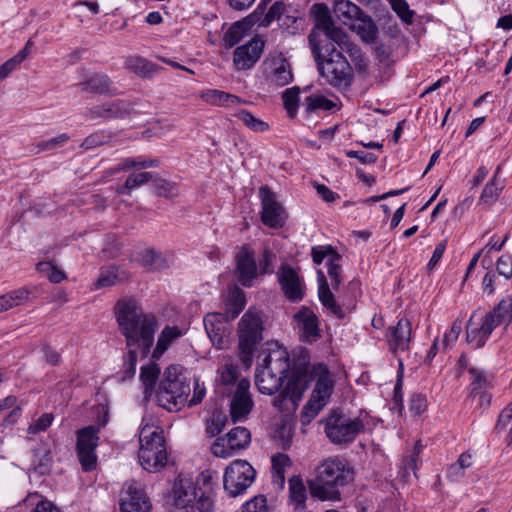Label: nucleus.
Here are the masks:
<instances>
[{
	"label": "nucleus",
	"mask_w": 512,
	"mask_h": 512,
	"mask_svg": "<svg viewBox=\"0 0 512 512\" xmlns=\"http://www.w3.org/2000/svg\"><path fill=\"white\" fill-rule=\"evenodd\" d=\"M114 314L129 348L126 373L134 375L137 356L146 357L150 353L159 323L155 314L145 312L132 298L120 299L115 305Z\"/></svg>",
	"instance_id": "nucleus-1"
},
{
	"label": "nucleus",
	"mask_w": 512,
	"mask_h": 512,
	"mask_svg": "<svg viewBox=\"0 0 512 512\" xmlns=\"http://www.w3.org/2000/svg\"><path fill=\"white\" fill-rule=\"evenodd\" d=\"M354 479L349 463L338 457L325 460L318 468L314 480L310 482L311 495L322 500H340V488Z\"/></svg>",
	"instance_id": "nucleus-2"
},
{
	"label": "nucleus",
	"mask_w": 512,
	"mask_h": 512,
	"mask_svg": "<svg viewBox=\"0 0 512 512\" xmlns=\"http://www.w3.org/2000/svg\"><path fill=\"white\" fill-rule=\"evenodd\" d=\"M317 69L328 84L336 88H347L353 80V69L333 42L310 47Z\"/></svg>",
	"instance_id": "nucleus-3"
},
{
	"label": "nucleus",
	"mask_w": 512,
	"mask_h": 512,
	"mask_svg": "<svg viewBox=\"0 0 512 512\" xmlns=\"http://www.w3.org/2000/svg\"><path fill=\"white\" fill-rule=\"evenodd\" d=\"M190 390L184 368L181 365H170L160 383L157 401L167 411L177 412L187 403Z\"/></svg>",
	"instance_id": "nucleus-4"
},
{
	"label": "nucleus",
	"mask_w": 512,
	"mask_h": 512,
	"mask_svg": "<svg viewBox=\"0 0 512 512\" xmlns=\"http://www.w3.org/2000/svg\"><path fill=\"white\" fill-rule=\"evenodd\" d=\"M263 331L261 311L249 308L237 326L239 359L246 368H250L253 363L257 345L263 340Z\"/></svg>",
	"instance_id": "nucleus-5"
},
{
	"label": "nucleus",
	"mask_w": 512,
	"mask_h": 512,
	"mask_svg": "<svg viewBox=\"0 0 512 512\" xmlns=\"http://www.w3.org/2000/svg\"><path fill=\"white\" fill-rule=\"evenodd\" d=\"M139 463L144 470L157 472L167 463V452L163 430L145 425L140 431Z\"/></svg>",
	"instance_id": "nucleus-6"
},
{
	"label": "nucleus",
	"mask_w": 512,
	"mask_h": 512,
	"mask_svg": "<svg viewBox=\"0 0 512 512\" xmlns=\"http://www.w3.org/2000/svg\"><path fill=\"white\" fill-rule=\"evenodd\" d=\"M366 429V423L361 417L351 418L334 411L326 421L325 433L334 444L352 443Z\"/></svg>",
	"instance_id": "nucleus-7"
},
{
	"label": "nucleus",
	"mask_w": 512,
	"mask_h": 512,
	"mask_svg": "<svg viewBox=\"0 0 512 512\" xmlns=\"http://www.w3.org/2000/svg\"><path fill=\"white\" fill-rule=\"evenodd\" d=\"M312 375L316 378V384L308 403L304 407L303 414L313 418L327 404L333 391V380L329 375L327 366L323 363L314 365Z\"/></svg>",
	"instance_id": "nucleus-8"
},
{
	"label": "nucleus",
	"mask_w": 512,
	"mask_h": 512,
	"mask_svg": "<svg viewBox=\"0 0 512 512\" xmlns=\"http://www.w3.org/2000/svg\"><path fill=\"white\" fill-rule=\"evenodd\" d=\"M312 13L316 23L308 35V43L310 47L314 46L317 50V45L327 43L332 37H336L338 39L339 36L343 37L342 28L335 25L326 4H314L312 6Z\"/></svg>",
	"instance_id": "nucleus-9"
},
{
	"label": "nucleus",
	"mask_w": 512,
	"mask_h": 512,
	"mask_svg": "<svg viewBox=\"0 0 512 512\" xmlns=\"http://www.w3.org/2000/svg\"><path fill=\"white\" fill-rule=\"evenodd\" d=\"M255 469L246 460L237 459L225 469L223 485L225 491L232 497L244 493L254 482Z\"/></svg>",
	"instance_id": "nucleus-10"
},
{
	"label": "nucleus",
	"mask_w": 512,
	"mask_h": 512,
	"mask_svg": "<svg viewBox=\"0 0 512 512\" xmlns=\"http://www.w3.org/2000/svg\"><path fill=\"white\" fill-rule=\"evenodd\" d=\"M258 195L261 201L262 223L269 228H282L288 216L283 205L278 201L276 193L268 186H261Z\"/></svg>",
	"instance_id": "nucleus-11"
},
{
	"label": "nucleus",
	"mask_w": 512,
	"mask_h": 512,
	"mask_svg": "<svg viewBox=\"0 0 512 512\" xmlns=\"http://www.w3.org/2000/svg\"><path fill=\"white\" fill-rule=\"evenodd\" d=\"M99 428L95 426L84 427L77 432V455L86 472L93 471L97 465V456L95 450L99 442Z\"/></svg>",
	"instance_id": "nucleus-12"
},
{
	"label": "nucleus",
	"mask_w": 512,
	"mask_h": 512,
	"mask_svg": "<svg viewBox=\"0 0 512 512\" xmlns=\"http://www.w3.org/2000/svg\"><path fill=\"white\" fill-rule=\"evenodd\" d=\"M151 503L145 491L136 481L126 482L120 493L121 512H149Z\"/></svg>",
	"instance_id": "nucleus-13"
},
{
	"label": "nucleus",
	"mask_w": 512,
	"mask_h": 512,
	"mask_svg": "<svg viewBox=\"0 0 512 512\" xmlns=\"http://www.w3.org/2000/svg\"><path fill=\"white\" fill-rule=\"evenodd\" d=\"M230 321L232 320L220 312L205 315V330L215 348L225 349L228 347L230 342Z\"/></svg>",
	"instance_id": "nucleus-14"
},
{
	"label": "nucleus",
	"mask_w": 512,
	"mask_h": 512,
	"mask_svg": "<svg viewBox=\"0 0 512 512\" xmlns=\"http://www.w3.org/2000/svg\"><path fill=\"white\" fill-rule=\"evenodd\" d=\"M277 279L285 297L291 302H299L305 295V284L299 275V269L282 264L277 272Z\"/></svg>",
	"instance_id": "nucleus-15"
},
{
	"label": "nucleus",
	"mask_w": 512,
	"mask_h": 512,
	"mask_svg": "<svg viewBox=\"0 0 512 512\" xmlns=\"http://www.w3.org/2000/svg\"><path fill=\"white\" fill-rule=\"evenodd\" d=\"M476 314L473 313L467 323L466 340L474 348L483 347L489 339L493 330L498 327L491 315L485 313L479 321L475 320Z\"/></svg>",
	"instance_id": "nucleus-16"
},
{
	"label": "nucleus",
	"mask_w": 512,
	"mask_h": 512,
	"mask_svg": "<svg viewBox=\"0 0 512 512\" xmlns=\"http://www.w3.org/2000/svg\"><path fill=\"white\" fill-rule=\"evenodd\" d=\"M254 402L250 393V381L246 378L237 383L230 403V415L233 422L243 421L252 411Z\"/></svg>",
	"instance_id": "nucleus-17"
},
{
	"label": "nucleus",
	"mask_w": 512,
	"mask_h": 512,
	"mask_svg": "<svg viewBox=\"0 0 512 512\" xmlns=\"http://www.w3.org/2000/svg\"><path fill=\"white\" fill-rule=\"evenodd\" d=\"M235 261L238 282L242 286L251 287L259 274L253 250L247 245L242 246Z\"/></svg>",
	"instance_id": "nucleus-18"
},
{
	"label": "nucleus",
	"mask_w": 512,
	"mask_h": 512,
	"mask_svg": "<svg viewBox=\"0 0 512 512\" xmlns=\"http://www.w3.org/2000/svg\"><path fill=\"white\" fill-rule=\"evenodd\" d=\"M264 41L254 37L246 44L238 46L233 53V64L237 70L251 69L260 59L264 50Z\"/></svg>",
	"instance_id": "nucleus-19"
},
{
	"label": "nucleus",
	"mask_w": 512,
	"mask_h": 512,
	"mask_svg": "<svg viewBox=\"0 0 512 512\" xmlns=\"http://www.w3.org/2000/svg\"><path fill=\"white\" fill-rule=\"evenodd\" d=\"M412 338V324L409 319L400 318L396 325L387 329L386 340L389 351L396 355L409 349Z\"/></svg>",
	"instance_id": "nucleus-20"
},
{
	"label": "nucleus",
	"mask_w": 512,
	"mask_h": 512,
	"mask_svg": "<svg viewBox=\"0 0 512 512\" xmlns=\"http://www.w3.org/2000/svg\"><path fill=\"white\" fill-rule=\"evenodd\" d=\"M293 319L305 342L314 343L321 337L318 317L309 307L302 306Z\"/></svg>",
	"instance_id": "nucleus-21"
},
{
	"label": "nucleus",
	"mask_w": 512,
	"mask_h": 512,
	"mask_svg": "<svg viewBox=\"0 0 512 512\" xmlns=\"http://www.w3.org/2000/svg\"><path fill=\"white\" fill-rule=\"evenodd\" d=\"M257 368L267 370L268 373L286 377L290 369L289 354L285 348L275 344L274 348H269Z\"/></svg>",
	"instance_id": "nucleus-22"
},
{
	"label": "nucleus",
	"mask_w": 512,
	"mask_h": 512,
	"mask_svg": "<svg viewBox=\"0 0 512 512\" xmlns=\"http://www.w3.org/2000/svg\"><path fill=\"white\" fill-rule=\"evenodd\" d=\"M173 494L176 507H185L193 504L199 495L197 488L194 486V481L181 475L175 481Z\"/></svg>",
	"instance_id": "nucleus-23"
},
{
	"label": "nucleus",
	"mask_w": 512,
	"mask_h": 512,
	"mask_svg": "<svg viewBox=\"0 0 512 512\" xmlns=\"http://www.w3.org/2000/svg\"><path fill=\"white\" fill-rule=\"evenodd\" d=\"M318 296L322 305L339 319L345 318V313L340 305L335 301L331 292L325 274L322 270H317Z\"/></svg>",
	"instance_id": "nucleus-24"
},
{
	"label": "nucleus",
	"mask_w": 512,
	"mask_h": 512,
	"mask_svg": "<svg viewBox=\"0 0 512 512\" xmlns=\"http://www.w3.org/2000/svg\"><path fill=\"white\" fill-rule=\"evenodd\" d=\"M284 377L256 368L255 385L262 394L273 395L282 386Z\"/></svg>",
	"instance_id": "nucleus-25"
},
{
	"label": "nucleus",
	"mask_w": 512,
	"mask_h": 512,
	"mask_svg": "<svg viewBox=\"0 0 512 512\" xmlns=\"http://www.w3.org/2000/svg\"><path fill=\"white\" fill-rule=\"evenodd\" d=\"M351 27L364 43L377 44L379 29L371 16L364 14Z\"/></svg>",
	"instance_id": "nucleus-26"
},
{
	"label": "nucleus",
	"mask_w": 512,
	"mask_h": 512,
	"mask_svg": "<svg viewBox=\"0 0 512 512\" xmlns=\"http://www.w3.org/2000/svg\"><path fill=\"white\" fill-rule=\"evenodd\" d=\"M303 113L306 118L313 114L319 115L320 112L332 111L336 103L321 94H312L306 97L302 103Z\"/></svg>",
	"instance_id": "nucleus-27"
},
{
	"label": "nucleus",
	"mask_w": 512,
	"mask_h": 512,
	"mask_svg": "<svg viewBox=\"0 0 512 512\" xmlns=\"http://www.w3.org/2000/svg\"><path fill=\"white\" fill-rule=\"evenodd\" d=\"M246 304L245 293L238 287H231L225 300V311L222 313L228 319L234 320L244 309Z\"/></svg>",
	"instance_id": "nucleus-28"
},
{
	"label": "nucleus",
	"mask_w": 512,
	"mask_h": 512,
	"mask_svg": "<svg viewBox=\"0 0 512 512\" xmlns=\"http://www.w3.org/2000/svg\"><path fill=\"white\" fill-rule=\"evenodd\" d=\"M83 90L95 94L116 95V90L111 87V81L105 74H94L87 80L79 83Z\"/></svg>",
	"instance_id": "nucleus-29"
},
{
	"label": "nucleus",
	"mask_w": 512,
	"mask_h": 512,
	"mask_svg": "<svg viewBox=\"0 0 512 512\" xmlns=\"http://www.w3.org/2000/svg\"><path fill=\"white\" fill-rule=\"evenodd\" d=\"M273 65L274 68L271 75L272 82L280 87H283L293 81L291 65L282 54L274 58Z\"/></svg>",
	"instance_id": "nucleus-30"
},
{
	"label": "nucleus",
	"mask_w": 512,
	"mask_h": 512,
	"mask_svg": "<svg viewBox=\"0 0 512 512\" xmlns=\"http://www.w3.org/2000/svg\"><path fill=\"white\" fill-rule=\"evenodd\" d=\"M182 336L181 330L176 326H165L161 331L155 348L152 351V359L158 360L170 347L171 343Z\"/></svg>",
	"instance_id": "nucleus-31"
},
{
	"label": "nucleus",
	"mask_w": 512,
	"mask_h": 512,
	"mask_svg": "<svg viewBox=\"0 0 512 512\" xmlns=\"http://www.w3.org/2000/svg\"><path fill=\"white\" fill-rule=\"evenodd\" d=\"M334 13L345 25L350 21H358L365 14L359 6L350 0H337L334 6Z\"/></svg>",
	"instance_id": "nucleus-32"
},
{
	"label": "nucleus",
	"mask_w": 512,
	"mask_h": 512,
	"mask_svg": "<svg viewBox=\"0 0 512 512\" xmlns=\"http://www.w3.org/2000/svg\"><path fill=\"white\" fill-rule=\"evenodd\" d=\"M30 291L25 288L12 290L0 296V313L8 311L14 307L24 304L28 301Z\"/></svg>",
	"instance_id": "nucleus-33"
},
{
	"label": "nucleus",
	"mask_w": 512,
	"mask_h": 512,
	"mask_svg": "<svg viewBox=\"0 0 512 512\" xmlns=\"http://www.w3.org/2000/svg\"><path fill=\"white\" fill-rule=\"evenodd\" d=\"M141 263L150 270L159 271L169 266V258L161 251L151 248L142 252Z\"/></svg>",
	"instance_id": "nucleus-34"
},
{
	"label": "nucleus",
	"mask_w": 512,
	"mask_h": 512,
	"mask_svg": "<svg viewBox=\"0 0 512 512\" xmlns=\"http://www.w3.org/2000/svg\"><path fill=\"white\" fill-rule=\"evenodd\" d=\"M230 448H233L235 454L239 451L246 449L251 442V433L245 427H235L231 429L226 435Z\"/></svg>",
	"instance_id": "nucleus-35"
},
{
	"label": "nucleus",
	"mask_w": 512,
	"mask_h": 512,
	"mask_svg": "<svg viewBox=\"0 0 512 512\" xmlns=\"http://www.w3.org/2000/svg\"><path fill=\"white\" fill-rule=\"evenodd\" d=\"M469 373L472 375L470 383V395L476 396L482 392H486L492 386L493 377L484 370L478 368H470Z\"/></svg>",
	"instance_id": "nucleus-36"
},
{
	"label": "nucleus",
	"mask_w": 512,
	"mask_h": 512,
	"mask_svg": "<svg viewBox=\"0 0 512 512\" xmlns=\"http://www.w3.org/2000/svg\"><path fill=\"white\" fill-rule=\"evenodd\" d=\"M150 172H140L128 176L124 184L115 186L114 190L118 195H131V190L141 187L152 179Z\"/></svg>",
	"instance_id": "nucleus-37"
},
{
	"label": "nucleus",
	"mask_w": 512,
	"mask_h": 512,
	"mask_svg": "<svg viewBox=\"0 0 512 512\" xmlns=\"http://www.w3.org/2000/svg\"><path fill=\"white\" fill-rule=\"evenodd\" d=\"M251 29L252 28H248L243 20L233 23L223 36L222 41L225 47L228 49L234 47Z\"/></svg>",
	"instance_id": "nucleus-38"
},
{
	"label": "nucleus",
	"mask_w": 512,
	"mask_h": 512,
	"mask_svg": "<svg viewBox=\"0 0 512 512\" xmlns=\"http://www.w3.org/2000/svg\"><path fill=\"white\" fill-rule=\"evenodd\" d=\"M127 65L134 73L144 78H150L154 73L162 69L157 64L142 57L130 58L127 61Z\"/></svg>",
	"instance_id": "nucleus-39"
},
{
	"label": "nucleus",
	"mask_w": 512,
	"mask_h": 512,
	"mask_svg": "<svg viewBox=\"0 0 512 512\" xmlns=\"http://www.w3.org/2000/svg\"><path fill=\"white\" fill-rule=\"evenodd\" d=\"M289 497L297 507H303L307 499L306 487L300 476H292L289 479Z\"/></svg>",
	"instance_id": "nucleus-40"
},
{
	"label": "nucleus",
	"mask_w": 512,
	"mask_h": 512,
	"mask_svg": "<svg viewBox=\"0 0 512 512\" xmlns=\"http://www.w3.org/2000/svg\"><path fill=\"white\" fill-rule=\"evenodd\" d=\"M217 476L216 471L209 469L202 471L194 482L198 494H214Z\"/></svg>",
	"instance_id": "nucleus-41"
},
{
	"label": "nucleus",
	"mask_w": 512,
	"mask_h": 512,
	"mask_svg": "<svg viewBox=\"0 0 512 512\" xmlns=\"http://www.w3.org/2000/svg\"><path fill=\"white\" fill-rule=\"evenodd\" d=\"M24 502L27 505L34 506L32 512H61L53 502L37 492L28 494Z\"/></svg>",
	"instance_id": "nucleus-42"
},
{
	"label": "nucleus",
	"mask_w": 512,
	"mask_h": 512,
	"mask_svg": "<svg viewBox=\"0 0 512 512\" xmlns=\"http://www.w3.org/2000/svg\"><path fill=\"white\" fill-rule=\"evenodd\" d=\"M160 374V368L155 363L142 366L140 379L145 387V394H149L154 389L156 381Z\"/></svg>",
	"instance_id": "nucleus-43"
},
{
	"label": "nucleus",
	"mask_w": 512,
	"mask_h": 512,
	"mask_svg": "<svg viewBox=\"0 0 512 512\" xmlns=\"http://www.w3.org/2000/svg\"><path fill=\"white\" fill-rule=\"evenodd\" d=\"M228 422L227 416L221 411H214L212 416L206 420L205 431L210 437L219 435Z\"/></svg>",
	"instance_id": "nucleus-44"
},
{
	"label": "nucleus",
	"mask_w": 512,
	"mask_h": 512,
	"mask_svg": "<svg viewBox=\"0 0 512 512\" xmlns=\"http://www.w3.org/2000/svg\"><path fill=\"white\" fill-rule=\"evenodd\" d=\"M311 257L315 265H320L325 259H342L341 255L331 245H317L311 248Z\"/></svg>",
	"instance_id": "nucleus-45"
},
{
	"label": "nucleus",
	"mask_w": 512,
	"mask_h": 512,
	"mask_svg": "<svg viewBox=\"0 0 512 512\" xmlns=\"http://www.w3.org/2000/svg\"><path fill=\"white\" fill-rule=\"evenodd\" d=\"M106 111V118H123L130 113V104L125 100H114L103 103Z\"/></svg>",
	"instance_id": "nucleus-46"
},
{
	"label": "nucleus",
	"mask_w": 512,
	"mask_h": 512,
	"mask_svg": "<svg viewBox=\"0 0 512 512\" xmlns=\"http://www.w3.org/2000/svg\"><path fill=\"white\" fill-rule=\"evenodd\" d=\"M487 314L493 317L497 326L501 323H505V329H507L509 324L512 322V320H510L509 303L507 302L506 297L501 299V301L490 312H487Z\"/></svg>",
	"instance_id": "nucleus-47"
},
{
	"label": "nucleus",
	"mask_w": 512,
	"mask_h": 512,
	"mask_svg": "<svg viewBox=\"0 0 512 512\" xmlns=\"http://www.w3.org/2000/svg\"><path fill=\"white\" fill-rule=\"evenodd\" d=\"M300 88L297 86L286 89L283 92L282 99L284 107L289 117L294 118L299 106Z\"/></svg>",
	"instance_id": "nucleus-48"
},
{
	"label": "nucleus",
	"mask_w": 512,
	"mask_h": 512,
	"mask_svg": "<svg viewBox=\"0 0 512 512\" xmlns=\"http://www.w3.org/2000/svg\"><path fill=\"white\" fill-rule=\"evenodd\" d=\"M392 10L397 16L407 25L413 23L415 11L409 8V4L406 0H387Z\"/></svg>",
	"instance_id": "nucleus-49"
},
{
	"label": "nucleus",
	"mask_w": 512,
	"mask_h": 512,
	"mask_svg": "<svg viewBox=\"0 0 512 512\" xmlns=\"http://www.w3.org/2000/svg\"><path fill=\"white\" fill-rule=\"evenodd\" d=\"M499 170L500 167L497 168L493 178L485 185L480 196L481 201L485 203H494L498 199L499 194L503 189V186H499L497 184V174Z\"/></svg>",
	"instance_id": "nucleus-50"
},
{
	"label": "nucleus",
	"mask_w": 512,
	"mask_h": 512,
	"mask_svg": "<svg viewBox=\"0 0 512 512\" xmlns=\"http://www.w3.org/2000/svg\"><path fill=\"white\" fill-rule=\"evenodd\" d=\"M227 440L226 436H220L214 440L210 451L215 457L226 459L235 455L233 448H230Z\"/></svg>",
	"instance_id": "nucleus-51"
},
{
	"label": "nucleus",
	"mask_w": 512,
	"mask_h": 512,
	"mask_svg": "<svg viewBox=\"0 0 512 512\" xmlns=\"http://www.w3.org/2000/svg\"><path fill=\"white\" fill-rule=\"evenodd\" d=\"M330 41L334 43L335 48L338 46L341 51L348 53L351 59L362 52L355 43L349 40L348 35L344 31L343 37L339 36V39L332 37L327 43Z\"/></svg>",
	"instance_id": "nucleus-52"
},
{
	"label": "nucleus",
	"mask_w": 512,
	"mask_h": 512,
	"mask_svg": "<svg viewBox=\"0 0 512 512\" xmlns=\"http://www.w3.org/2000/svg\"><path fill=\"white\" fill-rule=\"evenodd\" d=\"M286 13V4L283 1H276L265 13L260 22V27H268L275 19H280Z\"/></svg>",
	"instance_id": "nucleus-53"
},
{
	"label": "nucleus",
	"mask_w": 512,
	"mask_h": 512,
	"mask_svg": "<svg viewBox=\"0 0 512 512\" xmlns=\"http://www.w3.org/2000/svg\"><path fill=\"white\" fill-rule=\"evenodd\" d=\"M276 254L269 248H264L259 259V271L261 275L272 274L274 272V263Z\"/></svg>",
	"instance_id": "nucleus-54"
},
{
	"label": "nucleus",
	"mask_w": 512,
	"mask_h": 512,
	"mask_svg": "<svg viewBox=\"0 0 512 512\" xmlns=\"http://www.w3.org/2000/svg\"><path fill=\"white\" fill-rule=\"evenodd\" d=\"M39 272L45 274L52 283H60L66 278L65 273L50 262H40L37 265Z\"/></svg>",
	"instance_id": "nucleus-55"
},
{
	"label": "nucleus",
	"mask_w": 512,
	"mask_h": 512,
	"mask_svg": "<svg viewBox=\"0 0 512 512\" xmlns=\"http://www.w3.org/2000/svg\"><path fill=\"white\" fill-rule=\"evenodd\" d=\"M204 99L212 104L221 105L227 102L234 103L238 101V97L219 90H208L204 95Z\"/></svg>",
	"instance_id": "nucleus-56"
},
{
	"label": "nucleus",
	"mask_w": 512,
	"mask_h": 512,
	"mask_svg": "<svg viewBox=\"0 0 512 512\" xmlns=\"http://www.w3.org/2000/svg\"><path fill=\"white\" fill-rule=\"evenodd\" d=\"M53 419L52 413H44L29 425L27 432L29 434L44 432L51 426Z\"/></svg>",
	"instance_id": "nucleus-57"
},
{
	"label": "nucleus",
	"mask_w": 512,
	"mask_h": 512,
	"mask_svg": "<svg viewBox=\"0 0 512 512\" xmlns=\"http://www.w3.org/2000/svg\"><path fill=\"white\" fill-rule=\"evenodd\" d=\"M341 259H330V262H327L326 265L328 267V276L331 280V286L333 289L337 290L342 282L341 273L342 268L340 264Z\"/></svg>",
	"instance_id": "nucleus-58"
},
{
	"label": "nucleus",
	"mask_w": 512,
	"mask_h": 512,
	"mask_svg": "<svg viewBox=\"0 0 512 512\" xmlns=\"http://www.w3.org/2000/svg\"><path fill=\"white\" fill-rule=\"evenodd\" d=\"M118 281H119V279H118L117 269L112 267L105 271H102L94 285H95V288L99 289V288L113 286L116 283H118Z\"/></svg>",
	"instance_id": "nucleus-59"
},
{
	"label": "nucleus",
	"mask_w": 512,
	"mask_h": 512,
	"mask_svg": "<svg viewBox=\"0 0 512 512\" xmlns=\"http://www.w3.org/2000/svg\"><path fill=\"white\" fill-rule=\"evenodd\" d=\"M240 512H268L267 500L264 495H258L247 501Z\"/></svg>",
	"instance_id": "nucleus-60"
},
{
	"label": "nucleus",
	"mask_w": 512,
	"mask_h": 512,
	"mask_svg": "<svg viewBox=\"0 0 512 512\" xmlns=\"http://www.w3.org/2000/svg\"><path fill=\"white\" fill-rule=\"evenodd\" d=\"M154 188L158 196L172 198L178 194L176 185L164 179L156 180Z\"/></svg>",
	"instance_id": "nucleus-61"
},
{
	"label": "nucleus",
	"mask_w": 512,
	"mask_h": 512,
	"mask_svg": "<svg viewBox=\"0 0 512 512\" xmlns=\"http://www.w3.org/2000/svg\"><path fill=\"white\" fill-rule=\"evenodd\" d=\"M109 136L106 134V130H96L91 133L84 142L82 146L85 149H92L99 145H102L108 141Z\"/></svg>",
	"instance_id": "nucleus-62"
},
{
	"label": "nucleus",
	"mask_w": 512,
	"mask_h": 512,
	"mask_svg": "<svg viewBox=\"0 0 512 512\" xmlns=\"http://www.w3.org/2000/svg\"><path fill=\"white\" fill-rule=\"evenodd\" d=\"M195 511L197 512H213L214 511V500L213 494H199L197 496Z\"/></svg>",
	"instance_id": "nucleus-63"
},
{
	"label": "nucleus",
	"mask_w": 512,
	"mask_h": 512,
	"mask_svg": "<svg viewBox=\"0 0 512 512\" xmlns=\"http://www.w3.org/2000/svg\"><path fill=\"white\" fill-rule=\"evenodd\" d=\"M511 265V256L507 254L501 255L496 263L497 272L506 279H510L512 277Z\"/></svg>",
	"instance_id": "nucleus-64"
}]
</instances>
